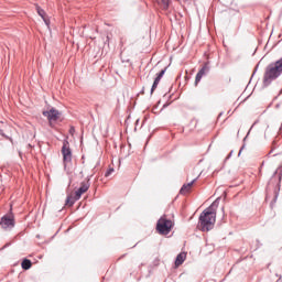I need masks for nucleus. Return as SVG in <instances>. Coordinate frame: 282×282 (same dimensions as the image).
<instances>
[{"mask_svg": "<svg viewBox=\"0 0 282 282\" xmlns=\"http://www.w3.org/2000/svg\"><path fill=\"white\" fill-rule=\"evenodd\" d=\"M198 228L203 232L213 230V205H209L199 216Z\"/></svg>", "mask_w": 282, "mask_h": 282, "instance_id": "nucleus-1", "label": "nucleus"}, {"mask_svg": "<svg viewBox=\"0 0 282 282\" xmlns=\"http://www.w3.org/2000/svg\"><path fill=\"white\" fill-rule=\"evenodd\" d=\"M175 224L171 221V219L166 218L165 216H162L156 224V230L159 235H169L171 230H173V227Z\"/></svg>", "mask_w": 282, "mask_h": 282, "instance_id": "nucleus-2", "label": "nucleus"}, {"mask_svg": "<svg viewBox=\"0 0 282 282\" xmlns=\"http://www.w3.org/2000/svg\"><path fill=\"white\" fill-rule=\"evenodd\" d=\"M45 118H47L48 122H56L61 118V112L55 108H51L50 110H45L42 112Z\"/></svg>", "mask_w": 282, "mask_h": 282, "instance_id": "nucleus-3", "label": "nucleus"}, {"mask_svg": "<svg viewBox=\"0 0 282 282\" xmlns=\"http://www.w3.org/2000/svg\"><path fill=\"white\" fill-rule=\"evenodd\" d=\"M62 155L65 166L72 162V149H69V142L65 141L62 148Z\"/></svg>", "mask_w": 282, "mask_h": 282, "instance_id": "nucleus-4", "label": "nucleus"}, {"mask_svg": "<svg viewBox=\"0 0 282 282\" xmlns=\"http://www.w3.org/2000/svg\"><path fill=\"white\" fill-rule=\"evenodd\" d=\"M207 74H210V64L206 63L200 70L196 74V78H195V86L197 87V85H199V83L202 82V78L204 76H207Z\"/></svg>", "mask_w": 282, "mask_h": 282, "instance_id": "nucleus-5", "label": "nucleus"}, {"mask_svg": "<svg viewBox=\"0 0 282 282\" xmlns=\"http://www.w3.org/2000/svg\"><path fill=\"white\" fill-rule=\"evenodd\" d=\"M1 228L4 230L14 228V216H4L0 221Z\"/></svg>", "mask_w": 282, "mask_h": 282, "instance_id": "nucleus-6", "label": "nucleus"}, {"mask_svg": "<svg viewBox=\"0 0 282 282\" xmlns=\"http://www.w3.org/2000/svg\"><path fill=\"white\" fill-rule=\"evenodd\" d=\"M87 191H89V182H83L80 187L75 192V199H80V197H83L84 193H87Z\"/></svg>", "mask_w": 282, "mask_h": 282, "instance_id": "nucleus-7", "label": "nucleus"}, {"mask_svg": "<svg viewBox=\"0 0 282 282\" xmlns=\"http://www.w3.org/2000/svg\"><path fill=\"white\" fill-rule=\"evenodd\" d=\"M195 182H197V178H194L192 182L184 184L180 189L181 195H186L187 193H191V188H193V184H195Z\"/></svg>", "mask_w": 282, "mask_h": 282, "instance_id": "nucleus-8", "label": "nucleus"}, {"mask_svg": "<svg viewBox=\"0 0 282 282\" xmlns=\"http://www.w3.org/2000/svg\"><path fill=\"white\" fill-rule=\"evenodd\" d=\"M37 14L39 17H41V19L44 21L45 25H47V28H50V17L47 15V13L45 12V10L41 9L40 7L37 8Z\"/></svg>", "mask_w": 282, "mask_h": 282, "instance_id": "nucleus-9", "label": "nucleus"}, {"mask_svg": "<svg viewBox=\"0 0 282 282\" xmlns=\"http://www.w3.org/2000/svg\"><path fill=\"white\" fill-rule=\"evenodd\" d=\"M186 261V252H181L177 254L176 260H175V265L178 268V265H182Z\"/></svg>", "mask_w": 282, "mask_h": 282, "instance_id": "nucleus-10", "label": "nucleus"}, {"mask_svg": "<svg viewBox=\"0 0 282 282\" xmlns=\"http://www.w3.org/2000/svg\"><path fill=\"white\" fill-rule=\"evenodd\" d=\"M23 270H30L32 268V261L24 259L21 263Z\"/></svg>", "mask_w": 282, "mask_h": 282, "instance_id": "nucleus-11", "label": "nucleus"}, {"mask_svg": "<svg viewBox=\"0 0 282 282\" xmlns=\"http://www.w3.org/2000/svg\"><path fill=\"white\" fill-rule=\"evenodd\" d=\"M76 202H78V199H76V196H67L66 206H73L74 204H76Z\"/></svg>", "mask_w": 282, "mask_h": 282, "instance_id": "nucleus-12", "label": "nucleus"}, {"mask_svg": "<svg viewBox=\"0 0 282 282\" xmlns=\"http://www.w3.org/2000/svg\"><path fill=\"white\" fill-rule=\"evenodd\" d=\"M156 3L163 8V10H167L169 9V0H156Z\"/></svg>", "mask_w": 282, "mask_h": 282, "instance_id": "nucleus-13", "label": "nucleus"}, {"mask_svg": "<svg viewBox=\"0 0 282 282\" xmlns=\"http://www.w3.org/2000/svg\"><path fill=\"white\" fill-rule=\"evenodd\" d=\"M164 74H166V69H162V70L158 74V76H156L155 79H154V83H156V84L160 85V82L162 80Z\"/></svg>", "mask_w": 282, "mask_h": 282, "instance_id": "nucleus-14", "label": "nucleus"}, {"mask_svg": "<svg viewBox=\"0 0 282 282\" xmlns=\"http://www.w3.org/2000/svg\"><path fill=\"white\" fill-rule=\"evenodd\" d=\"M158 83H153V85H152V88H151V94H153L154 91H155V89H158Z\"/></svg>", "mask_w": 282, "mask_h": 282, "instance_id": "nucleus-15", "label": "nucleus"}, {"mask_svg": "<svg viewBox=\"0 0 282 282\" xmlns=\"http://www.w3.org/2000/svg\"><path fill=\"white\" fill-rule=\"evenodd\" d=\"M111 173H113V167H110V169L106 172V177H109V175H111Z\"/></svg>", "mask_w": 282, "mask_h": 282, "instance_id": "nucleus-16", "label": "nucleus"}]
</instances>
